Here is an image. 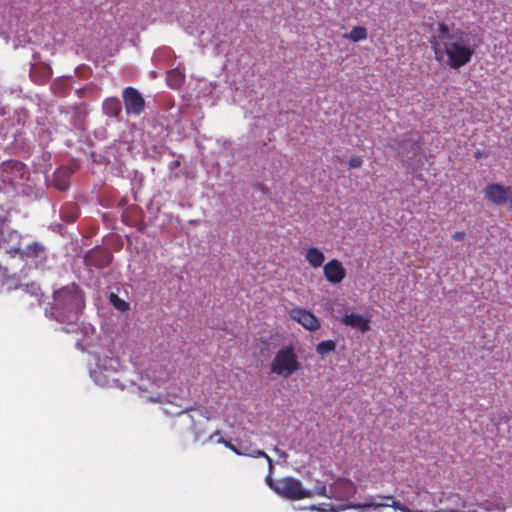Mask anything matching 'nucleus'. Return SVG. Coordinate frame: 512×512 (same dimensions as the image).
<instances>
[{"mask_svg":"<svg viewBox=\"0 0 512 512\" xmlns=\"http://www.w3.org/2000/svg\"><path fill=\"white\" fill-rule=\"evenodd\" d=\"M29 76L34 83L43 85L50 80L52 68L45 63L31 64Z\"/></svg>","mask_w":512,"mask_h":512,"instance_id":"f3484780","label":"nucleus"},{"mask_svg":"<svg viewBox=\"0 0 512 512\" xmlns=\"http://www.w3.org/2000/svg\"><path fill=\"white\" fill-rule=\"evenodd\" d=\"M29 176V169L20 161L8 160L0 164V181L4 186L18 190L29 180Z\"/></svg>","mask_w":512,"mask_h":512,"instance_id":"20e7f679","label":"nucleus"},{"mask_svg":"<svg viewBox=\"0 0 512 512\" xmlns=\"http://www.w3.org/2000/svg\"><path fill=\"white\" fill-rule=\"evenodd\" d=\"M240 448H242L243 451H245V452H252L254 450L251 447H247V446H240Z\"/></svg>","mask_w":512,"mask_h":512,"instance_id":"473e14b6","label":"nucleus"},{"mask_svg":"<svg viewBox=\"0 0 512 512\" xmlns=\"http://www.w3.org/2000/svg\"><path fill=\"white\" fill-rule=\"evenodd\" d=\"M109 300L116 309L122 312L128 310L129 308V304L114 293L110 294Z\"/></svg>","mask_w":512,"mask_h":512,"instance_id":"bb28decb","label":"nucleus"},{"mask_svg":"<svg viewBox=\"0 0 512 512\" xmlns=\"http://www.w3.org/2000/svg\"><path fill=\"white\" fill-rule=\"evenodd\" d=\"M409 505L419 507V510H427L428 512H434L433 508L436 507V502L433 494L423 488H416L415 497L410 500L406 499Z\"/></svg>","mask_w":512,"mask_h":512,"instance_id":"2eb2a0df","label":"nucleus"},{"mask_svg":"<svg viewBox=\"0 0 512 512\" xmlns=\"http://www.w3.org/2000/svg\"><path fill=\"white\" fill-rule=\"evenodd\" d=\"M341 322L346 326L358 329L362 333L370 330V319L359 314H345L341 318Z\"/></svg>","mask_w":512,"mask_h":512,"instance_id":"a211bd4d","label":"nucleus"},{"mask_svg":"<svg viewBox=\"0 0 512 512\" xmlns=\"http://www.w3.org/2000/svg\"><path fill=\"white\" fill-rule=\"evenodd\" d=\"M484 195L494 205L509 204L512 208V188L499 183H490L484 188Z\"/></svg>","mask_w":512,"mask_h":512,"instance_id":"9d476101","label":"nucleus"},{"mask_svg":"<svg viewBox=\"0 0 512 512\" xmlns=\"http://www.w3.org/2000/svg\"><path fill=\"white\" fill-rule=\"evenodd\" d=\"M217 435H220L219 431H215L212 435H210L209 440H212Z\"/></svg>","mask_w":512,"mask_h":512,"instance_id":"72a5a7b5","label":"nucleus"},{"mask_svg":"<svg viewBox=\"0 0 512 512\" xmlns=\"http://www.w3.org/2000/svg\"><path fill=\"white\" fill-rule=\"evenodd\" d=\"M86 305V295L75 282L64 285L52 293L45 308L46 317L61 324H76Z\"/></svg>","mask_w":512,"mask_h":512,"instance_id":"f03ea898","label":"nucleus"},{"mask_svg":"<svg viewBox=\"0 0 512 512\" xmlns=\"http://www.w3.org/2000/svg\"><path fill=\"white\" fill-rule=\"evenodd\" d=\"M21 235L9 226V213L0 205V248L8 253L20 251Z\"/></svg>","mask_w":512,"mask_h":512,"instance_id":"6e6552de","label":"nucleus"},{"mask_svg":"<svg viewBox=\"0 0 512 512\" xmlns=\"http://www.w3.org/2000/svg\"><path fill=\"white\" fill-rule=\"evenodd\" d=\"M430 44L435 60L454 70L467 65L479 46L476 35L444 22L437 24Z\"/></svg>","mask_w":512,"mask_h":512,"instance_id":"f257e3e1","label":"nucleus"},{"mask_svg":"<svg viewBox=\"0 0 512 512\" xmlns=\"http://www.w3.org/2000/svg\"><path fill=\"white\" fill-rule=\"evenodd\" d=\"M53 184L60 191H65L69 187V176L66 170L59 169L54 173Z\"/></svg>","mask_w":512,"mask_h":512,"instance_id":"b1692460","label":"nucleus"},{"mask_svg":"<svg viewBox=\"0 0 512 512\" xmlns=\"http://www.w3.org/2000/svg\"><path fill=\"white\" fill-rule=\"evenodd\" d=\"M122 98L128 115L139 116L144 112L145 100L136 88L126 87L122 92Z\"/></svg>","mask_w":512,"mask_h":512,"instance_id":"9b49d317","label":"nucleus"},{"mask_svg":"<svg viewBox=\"0 0 512 512\" xmlns=\"http://www.w3.org/2000/svg\"><path fill=\"white\" fill-rule=\"evenodd\" d=\"M112 258L113 255L109 249L104 247H94L86 253L84 263L87 267L102 269L109 266Z\"/></svg>","mask_w":512,"mask_h":512,"instance_id":"f8f14e48","label":"nucleus"},{"mask_svg":"<svg viewBox=\"0 0 512 512\" xmlns=\"http://www.w3.org/2000/svg\"><path fill=\"white\" fill-rule=\"evenodd\" d=\"M348 165L350 168H360L363 165V159L360 156H352L349 161Z\"/></svg>","mask_w":512,"mask_h":512,"instance_id":"c756f323","label":"nucleus"},{"mask_svg":"<svg viewBox=\"0 0 512 512\" xmlns=\"http://www.w3.org/2000/svg\"><path fill=\"white\" fill-rule=\"evenodd\" d=\"M26 294L31 296L37 304H41L42 298L44 296L42 289L39 284L36 282H31L28 284H23L19 286Z\"/></svg>","mask_w":512,"mask_h":512,"instance_id":"4be33fe9","label":"nucleus"},{"mask_svg":"<svg viewBox=\"0 0 512 512\" xmlns=\"http://www.w3.org/2000/svg\"><path fill=\"white\" fill-rule=\"evenodd\" d=\"M466 236V233L464 231H456L453 233L452 238L455 241H462Z\"/></svg>","mask_w":512,"mask_h":512,"instance_id":"2f4dec72","label":"nucleus"},{"mask_svg":"<svg viewBox=\"0 0 512 512\" xmlns=\"http://www.w3.org/2000/svg\"><path fill=\"white\" fill-rule=\"evenodd\" d=\"M289 317L309 331H317L321 327L320 319L304 308H292Z\"/></svg>","mask_w":512,"mask_h":512,"instance_id":"ddd939ff","label":"nucleus"},{"mask_svg":"<svg viewBox=\"0 0 512 512\" xmlns=\"http://www.w3.org/2000/svg\"><path fill=\"white\" fill-rule=\"evenodd\" d=\"M184 81L185 75L179 69H172L168 71L166 82L170 88L177 89L182 86Z\"/></svg>","mask_w":512,"mask_h":512,"instance_id":"5701e85b","label":"nucleus"},{"mask_svg":"<svg viewBox=\"0 0 512 512\" xmlns=\"http://www.w3.org/2000/svg\"><path fill=\"white\" fill-rule=\"evenodd\" d=\"M305 259L313 268H318L323 265L325 256L320 249L312 247L307 250Z\"/></svg>","mask_w":512,"mask_h":512,"instance_id":"412c9836","label":"nucleus"},{"mask_svg":"<svg viewBox=\"0 0 512 512\" xmlns=\"http://www.w3.org/2000/svg\"><path fill=\"white\" fill-rule=\"evenodd\" d=\"M266 460L268 463V474L265 481L276 494L288 500H302L313 497V493L303 488L301 481L294 477H283L274 480L272 478L274 462L270 456Z\"/></svg>","mask_w":512,"mask_h":512,"instance_id":"7ed1b4c3","label":"nucleus"},{"mask_svg":"<svg viewBox=\"0 0 512 512\" xmlns=\"http://www.w3.org/2000/svg\"><path fill=\"white\" fill-rule=\"evenodd\" d=\"M327 508H324V507H317V506H312L311 507V510H315V511H319V512H328V511H332L334 512V508L331 504H328L326 505Z\"/></svg>","mask_w":512,"mask_h":512,"instance_id":"7c9ffc66","label":"nucleus"},{"mask_svg":"<svg viewBox=\"0 0 512 512\" xmlns=\"http://www.w3.org/2000/svg\"><path fill=\"white\" fill-rule=\"evenodd\" d=\"M16 254H19L24 260L33 261L35 264L46 259V249L42 243L37 241L28 244L24 249L20 248V251H17Z\"/></svg>","mask_w":512,"mask_h":512,"instance_id":"dca6fc26","label":"nucleus"},{"mask_svg":"<svg viewBox=\"0 0 512 512\" xmlns=\"http://www.w3.org/2000/svg\"><path fill=\"white\" fill-rule=\"evenodd\" d=\"M301 369V362L292 345L279 349L270 364V371L281 376H290Z\"/></svg>","mask_w":512,"mask_h":512,"instance_id":"39448f33","label":"nucleus"},{"mask_svg":"<svg viewBox=\"0 0 512 512\" xmlns=\"http://www.w3.org/2000/svg\"><path fill=\"white\" fill-rule=\"evenodd\" d=\"M391 507L401 512H428L427 510H411L407 506L395 501L392 495H376L369 496L366 502L351 503L346 505L345 508L359 510L361 512H368L370 510H377L379 508Z\"/></svg>","mask_w":512,"mask_h":512,"instance_id":"423d86ee","label":"nucleus"},{"mask_svg":"<svg viewBox=\"0 0 512 512\" xmlns=\"http://www.w3.org/2000/svg\"><path fill=\"white\" fill-rule=\"evenodd\" d=\"M335 349L336 342L333 340L321 341L316 345V352L321 358L326 356L328 353L335 351Z\"/></svg>","mask_w":512,"mask_h":512,"instance_id":"393cba45","label":"nucleus"},{"mask_svg":"<svg viewBox=\"0 0 512 512\" xmlns=\"http://www.w3.org/2000/svg\"><path fill=\"white\" fill-rule=\"evenodd\" d=\"M102 109L106 116L117 118L122 112V105L117 97H109L104 100Z\"/></svg>","mask_w":512,"mask_h":512,"instance_id":"aec40b11","label":"nucleus"},{"mask_svg":"<svg viewBox=\"0 0 512 512\" xmlns=\"http://www.w3.org/2000/svg\"><path fill=\"white\" fill-rule=\"evenodd\" d=\"M401 150H413L416 151L418 149V144L412 140H403L400 144Z\"/></svg>","mask_w":512,"mask_h":512,"instance_id":"c85d7f7f","label":"nucleus"},{"mask_svg":"<svg viewBox=\"0 0 512 512\" xmlns=\"http://www.w3.org/2000/svg\"><path fill=\"white\" fill-rule=\"evenodd\" d=\"M367 35V29L365 27L355 26L346 35V37L353 42H359L361 40H365L367 38Z\"/></svg>","mask_w":512,"mask_h":512,"instance_id":"a878e982","label":"nucleus"},{"mask_svg":"<svg viewBox=\"0 0 512 512\" xmlns=\"http://www.w3.org/2000/svg\"><path fill=\"white\" fill-rule=\"evenodd\" d=\"M310 492L313 493V496L318 495L329 498L327 486L319 480L316 481L314 489L310 490Z\"/></svg>","mask_w":512,"mask_h":512,"instance_id":"cd10ccee","label":"nucleus"},{"mask_svg":"<svg viewBox=\"0 0 512 512\" xmlns=\"http://www.w3.org/2000/svg\"><path fill=\"white\" fill-rule=\"evenodd\" d=\"M217 443L223 444L225 447L233 451L235 454L240 456H249L252 458H265L269 456L266 452L260 449L253 450L252 452H245L242 448H238L235 445H233L230 441L225 440L224 438H221V440H217Z\"/></svg>","mask_w":512,"mask_h":512,"instance_id":"6ab92c4d","label":"nucleus"},{"mask_svg":"<svg viewBox=\"0 0 512 512\" xmlns=\"http://www.w3.org/2000/svg\"><path fill=\"white\" fill-rule=\"evenodd\" d=\"M120 362L117 358H104L93 371V378L100 386L114 387L118 386L120 379L118 377Z\"/></svg>","mask_w":512,"mask_h":512,"instance_id":"0eeeda50","label":"nucleus"},{"mask_svg":"<svg viewBox=\"0 0 512 512\" xmlns=\"http://www.w3.org/2000/svg\"><path fill=\"white\" fill-rule=\"evenodd\" d=\"M325 279L331 284H339L346 277V270L338 259H331L323 265Z\"/></svg>","mask_w":512,"mask_h":512,"instance_id":"4468645a","label":"nucleus"},{"mask_svg":"<svg viewBox=\"0 0 512 512\" xmlns=\"http://www.w3.org/2000/svg\"><path fill=\"white\" fill-rule=\"evenodd\" d=\"M357 492V485L348 478H338L329 487V498L348 501Z\"/></svg>","mask_w":512,"mask_h":512,"instance_id":"1a4fd4ad","label":"nucleus"}]
</instances>
